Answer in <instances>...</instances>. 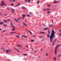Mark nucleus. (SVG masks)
I'll return each mask as SVG.
<instances>
[{"mask_svg":"<svg viewBox=\"0 0 61 61\" xmlns=\"http://www.w3.org/2000/svg\"><path fill=\"white\" fill-rule=\"evenodd\" d=\"M56 39H55V40H54V42H53V43H55V42H56Z\"/></svg>","mask_w":61,"mask_h":61,"instance_id":"aec40b11","label":"nucleus"},{"mask_svg":"<svg viewBox=\"0 0 61 61\" xmlns=\"http://www.w3.org/2000/svg\"><path fill=\"white\" fill-rule=\"evenodd\" d=\"M10 24H11V25H12V26H13L14 27H15V28H16V27H15V26H13V24H12V23H11Z\"/></svg>","mask_w":61,"mask_h":61,"instance_id":"412c9836","label":"nucleus"},{"mask_svg":"<svg viewBox=\"0 0 61 61\" xmlns=\"http://www.w3.org/2000/svg\"><path fill=\"white\" fill-rule=\"evenodd\" d=\"M4 25L5 26H7V25H6V24H4Z\"/></svg>","mask_w":61,"mask_h":61,"instance_id":"f704fd0d","label":"nucleus"},{"mask_svg":"<svg viewBox=\"0 0 61 61\" xmlns=\"http://www.w3.org/2000/svg\"><path fill=\"white\" fill-rule=\"evenodd\" d=\"M0 5L1 6H4V5L5 6H6V5L5 4V3H4V1H2L1 2Z\"/></svg>","mask_w":61,"mask_h":61,"instance_id":"7ed1b4c3","label":"nucleus"},{"mask_svg":"<svg viewBox=\"0 0 61 61\" xmlns=\"http://www.w3.org/2000/svg\"><path fill=\"white\" fill-rule=\"evenodd\" d=\"M17 51L18 52H19L20 51H19V50H18Z\"/></svg>","mask_w":61,"mask_h":61,"instance_id":"e2e57ef3","label":"nucleus"},{"mask_svg":"<svg viewBox=\"0 0 61 61\" xmlns=\"http://www.w3.org/2000/svg\"><path fill=\"white\" fill-rule=\"evenodd\" d=\"M51 13V11H48V12H47V14H49V13Z\"/></svg>","mask_w":61,"mask_h":61,"instance_id":"6ab92c4d","label":"nucleus"},{"mask_svg":"<svg viewBox=\"0 0 61 61\" xmlns=\"http://www.w3.org/2000/svg\"><path fill=\"white\" fill-rule=\"evenodd\" d=\"M24 56H27V54H24Z\"/></svg>","mask_w":61,"mask_h":61,"instance_id":"7c9ffc66","label":"nucleus"},{"mask_svg":"<svg viewBox=\"0 0 61 61\" xmlns=\"http://www.w3.org/2000/svg\"><path fill=\"white\" fill-rule=\"evenodd\" d=\"M15 28H14L12 30L13 31H14V30H15Z\"/></svg>","mask_w":61,"mask_h":61,"instance_id":"37998d69","label":"nucleus"},{"mask_svg":"<svg viewBox=\"0 0 61 61\" xmlns=\"http://www.w3.org/2000/svg\"><path fill=\"white\" fill-rule=\"evenodd\" d=\"M24 37L25 38H26V36H24Z\"/></svg>","mask_w":61,"mask_h":61,"instance_id":"6e6d98bb","label":"nucleus"},{"mask_svg":"<svg viewBox=\"0 0 61 61\" xmlns=\"http://www.w3.org/2000/svg\"><path fill=\"white\" fill-rule=\"evenodd\" d=\"M0 31H2V29L0 28Z\"/></svg>","mask_w":61,"mask_h":61,"instance_id":"bf43d9fd","label":"nucleus"},{"mask_svg":"<svg viewBox=\"0 0 61 61\" xmlns=\"http://www.w3.org/2000/svg\"><path fill=\"white\" fill-rule=\"evenodd\" d=\"M5 35H6V36H8V34H5Z\"/></svg>","mask_w":61,"mask_h":61,"instance_id":"13d9d810","label":"nucleus"},{"mask_svg":"<svg viewBox=\"0 0 61 61\" xmlns=\"http://www.w3.org/2000/svg\"><path fill=\"white\" fill-rule=\"evenodd\" d=\"M25 46L26 47H27V48H28V47H29V46H27V45H26Z\"/></svg>","mask_w":61,"mask_h":61,"instance_id":"c756f323","label":"nucleus"},{"mask_svg":"<svg viewBox=\"0 0 61 61\" xmlns=\"http://www.w3.org/2000/svg\"><path fill=\"white\" fill-rule=\"evenodd\" d=\"M4 22H5L6 23H7V20H4Z\"/></svg>","mask_w":61,"mask_h":61,"instance_id":"2eb2a0df","label":"nucleus"},{"mask_svg":"<svg viewBox=\"0 0 61 61\" xmlns=\"http://www.w3.org/2000/svg\"><path fill=\"white\" fill-rule=\"evenodd\" d=\"M11 5L12 6H13V5H14V4H11Z\"/></svg>","mask_w":61,"mask_h":61,"instance_id":"de8ad7c7","label":"nucleus"},{"mask_svg":"<svg viewBox=\"0 0 61 61\" xmlns=\"http://www.w3.org/2000/svg\"><path fill=\"white\" fill-rule=\"evenodd\" d=\"M21 8L22 9H25V8L24 7L22 6L21 7Z\"/></svg>","mask_w":61,"mask_h":61,"instance_id":"9d476101","label":"nucleus"},{"mask_svg":"<svg viewBox=\"0 0 61 61\" xmlns=\"http://www.w3.org/2000/svg\"><path fill=\"white\" fill-rule=\"evenodd\" d=\"M26 31L28 32H29V33H30V34L32 35V33L31 32V31H29V30H27Z\"/></svg>","mask_w":61,"mask_h":61,"instance_id":"39448f33","label":"nucleus"},{"mask_svg":"<svg viewBox=\"0 0 61 61\" xmlns=\"http://www.w3.org/2000/svg\"><path fill=\"white\" fill-rule=\"evenodd\" d=\"M3 23H0V25H3Z\"/></svg>","mask_w":61,"mask_h":61,"instance_id":"3c124183","label":"nucleus"},{"mask_svg":"<svg viewBox=\"0 0 61 61\" xmlns=\"http://www.w3.org/2000/svg\"><path fill=\"white\" fill-rule=\"evenodd\" d=\"M48 32L49 34H50V30H49L48 31Z\"/></svg>","mask_w":61,"mask_h":61,"instance_id":"bb28decb","label":"nucleus"},{"mask_svg":"<svg viewBox=\"0 0 61 61\" xmlns=\"http://www.w3.org/2000/svg\"><path fill=\"white\" fill-rule=\"evenodd\" d=\"M17 46L18 47H21V45H17Z\"/></svg>","mask_w":61,"mask_h":61,"instance_id":"ddd939ff","label":"nucleus"},{"mask_svg":"<svg viewBox=\"0 0 61 61\" xmlns=\"http://www.w3.org/2000/svg\"><path fill=\"white\" fill-rule=\"evenodd\" d=\"M31 42H34V40H31Z\"/></svg>","mask_w":61,"mask_h":61,"instance_id":"473e14b6","label":"nucleus"},{"mask_svg":"<svg viewBox=\"0 0 61 61\" xmlns=\"http://www.w3.org/2000/svg\"><path fill=\"white\" fill-rule=\"evenodd\" d=\"M4 15L5 16H6V15H7V14H4Z\"/></svg>","mask_w":61,"mask_h":61,"instance_id":"ea45409f","label":"nucleus"},{"mask_svg":"<svg viewBox=\"0 0 61 61\" xmlns=\"http://www.w3.org/2000/svg\"><path fill=\"white\" fill-rule=\"evenodd\" d=\"M48 28H44V30H47L48 29Z\"/></svg>","mask_w":61,"mask_h":61,"instance_id":"9b49d317","label":"nucleus"},{"mask_svg":"<svg viewBox=\"0 0 61 61\" xmlns=\"http://www.w3.org/2000/svg\"><path fill=\"white\" fill-rule=\"evenodd\" d=\"M14 49L15 50H17V49H15V48Z\"/></svg>","mask_w":61,"mask_h":61,"instance_id":"864d4df0","label":"nucleus"},{"mask_svg":"<svg viewBox=\"0 0 61 61\" xmlns=\"http://www.w3.org/2000/svg\"><path fill=\"white\" fill-rule=\"evenodd\" d=\"M16 37H18V38H20V37H19V36H18L17 35L16 36Z\"/></svg>","mask_w":61,"mask_h":61,"instance_id":"5701e85b","label":"nucleus"},{"mask_svg":"<svg viewBox=\"0 0 61 61\" xmlns=\"http://www.w3.org/2000/svg\"><path fill=\"white\" fill-rule=\"evenodd\" d=\"M40 34H46V32L42 31H41L40 32Z\"/></svg>","mask_w":61,"mask_h":61,"instance_id":"0eeeda50","label":"nucleus"},{"mask_svg":"<svg viewBox=\"0 0 61 61\" xmlns=\"http://www.w3.org/2000/svg\"><path fill=\"white\" fill-rule=\"evenodd\" d=\"M39 3V1H38L37 2V4H38Z\"/></svg>","mask_w":61,"mask_h":61,"instance_id":"72a5a7b5","label":"nucleus"},{"mask_svg":"<svg viewBox=\"0 0 61 61\" xmlns=\"http://www.w3.org/2000/svg\"><path fill=\"white\" fill-rule=\"evenodd\" d=\"M53 59H54V60H56V58L55 57L54 58H53Z\"/></svg>","mask_w":61,"mask_h":61,"instance_id":"c9c22d12","label":"nucleus"},{"mask_svg":"<svg viewBox=\"0 0 61 61\" xmlns=\"http://www.w3.org/2000/svg\"><path fill=\"white\" fill-rule=\"evenodd\" d=\"M7 21H11V20H7Z\"/></svg>","mask_w":61,"mask_h":61,"instance_id":"a19ab883","label":"nucleus"},{"mask_svg":"<svg viewBox=\"0 0 61 61\" xmlns=\"http://www.w3.org/2000/svg\"><path fill=\"white\" fill-rule=\"evenodd\" d=\"M26 16H28V17H29V16H30V15H26Z\"/></svg>","mask_w":61,"mask_h":61,"instance_id":"79ce46f5","label":"nucleus"},{"mask_svg":"<svg viewBox=\"0 0 61 61\" xmlns=\"http://www.w3.org/2000/svg\"><path fill=\"white\" fill-rule=\"evenodd\" d=\"M61 46V44H59L56 46V47L55 49V55H56V54H57V49L58 47V46Z\"/></svg>","mask_w":61,"mask_h":61,"instance_id":"f03ea898","label":"nucleus"},{"mask_svg":"<svg viewBox=\"0 0 61 61\" xmlns=\"http://www.w3.org/2000/svg\"><path fill=\"white\" fill-rule=\"evenodd\" d=\"M5 52L7 54H9V52H11V51L9 50H6Z\"/></svg>","mask_w":61,"mask_h":61,"instance_id":"20e7f679","label":"nucleus"},{"mask_svg":"<svg viewBox=\"0 0 61 61\" xmlns=\"http://www.w3.org/2000/svg\"><path fill=\"white\" fill-rule=\"evenodd\" d=\"M14 11H12V13H14Z\"/></svg>","mask_w":61,"mask_h":61,"instance_id":"c03bdc74","label":"nucleus"},{"mask_svg":"<svg viewBox=\"0 0 61 61\" xmlns=\"http://www.w3.org/2000/svg\"><path fill=\"white\" fill-rule=\"evenodd\" d=\"M48 54H46V56H48Z\"/></svg>","mask_w":61,"mask_h":61,"instance_id":"09e8293b","label":"nucleus"},{"mask_svg":"<svg viewBox=\"0 0 61 61\" xmlns=\"http://www.w3.org/2000/svg\"><path fill=\"white\" fill-rule=\"evenodd\" d=\"M56 32H55L54 30L52 29L51 30V34L50 37V41L51 43H52L53 39L55 37H53V36H54L55 34H56Z\"/></svg>","mask_w":61,"mask_h":61,"instance_id":"f257e3e1","label":"nucleus"},{"mask_svg":"<svg viewBox=\"0 0 61 61\" xmlns=\"http://www.w3.org/2000/svg\"><path fill=\"white\" fill-rule=\"evenodd\" d=\"M59 32H61V30H59Z\"/></svg>","mask_w":61,"mask_h":61,"instance_id":"680f3d73","label":"nucleus"},{"mask_svg":"<svg viewBox=\"0 0 61 61\" xmlns=\"http://www.w3.org/2000/svg\"><path fill=\"white\" fill-rule=\"evenodd\" d=\"M34 51V53H36V52H35V51Z\"/></svg>","mask_w":61,"mask_h":61,"instance_id":"338daca9","label":"nucleus"},{"mask_svg":"<svg viewBox=\"0 0 61 61\" xmlns=\"http://www.w3.org/2000/svg\"><path fill=\"white\" fill-rule=\"evenodd\" d=\"M50 9H47V10H48V11H49V10H50Z\"/></svg>","mask_w":61,"mask_h":61,"instance_id":"4c0bfd02","label":"nucleus"},{"mask_svg":"<svg viewBox=\"0 0 61 61\" xmlns=\"http://www.w3.org/2000/svg\"><path fill=\"white\" fill-rule=\"evenodd\" d=\"M14 20H15V21H16V22H18V21L17 20H16V19H15Z\"/></svg>","mask_w":61,"mask_h":61,"instance_id":"a878e982","label":"nucleus"},{"mask_svg":"<svg viewBox=\"0 0 61 61\" xmlns=\"http://www.w3.org/2000/svg\"><path fill=\"white\" fill-rule=\"evenodd\" d=\"M25 17H22V19H23V20H24V18H25Z\"/></svg>","mask_w":61,"mask_h":61,"instance_id":"393cba45","label":"nucleus"},{"mask_svg":"<svg viewBox=\"0 0 61 61\" xmlns=\"http://www.w3.org/2000/svg\"><path fill=\"white\" fill-rule=\"evenodd\" d=\"M0 15H2V14L0 12Z\"/></svg>","mask_w":61,"mask_h":61,"instance_id":"052dcab7","label":"nucleus"},{"mask_svg":"<svg viewBox=\"0 0 61 61\" xmlns=\"http://www.w3.org/2000/svg\"><path fill=\"white\" fill-rule=\"evenodd\" d=\"M29 14H33V13L30 12H29Z\"/></svg>","mask_w":61,"mask_h":61,"instance_id":"58836bf2","label":"nucleus"},{"mask_svg":"<svg viewBox=\"0 0 61 61\" xmlns=\"http://www.w3.org/2000/svg\"><path fill=\"white\" fill-rule=\"evenodd\" d=\"M11 10L12 11H15V9H14L13 8H11Z\"/></svg>","mask_w":61,"mask_h":61,"instance_id":"dca6fc26","label":"nucleus"},{"mask_svg":"<svg viewBox=\"0 0 61 61\" xmlns=\"http://www.w3.org/2000/svg\"><path fill=\"white\" fill-rule=\"evenodd\" d=\"M22 36V37H23V36Z\"/></svg>","mask_w":61,"mask_h":61,"instance_id":"774afa93","label":"nucleus"},{"mask_svg":"<svg viewBox=\"0 0 61 61\" xmlns=\"http://www.w3.org/2000/svg\"><path fill=\"white\" fill-rule=\"evenodd\" d=\"M52 46H54V43H53V44H52Z\"/></svg>","mask_w":61,"mask_h":61,"instance_id":"5fc2aeb1","label":"nucleus"},{"mask_svg":"<svg viewBox=\"0 0 61 61\" xmlns=\"http://www.w3.org/2000/svg\"><path fill=\"white\" fill-rule=\"evenodd\" d=\"M15 0H13L12 1V2H15Z\"/></svg>","mask_w":61,"mask_h":61,"instance_id":"c85d7f7f","label":"nucleus"},{"mask_svg":"<svg viewBox=\"0 0 61 61\" xmlns=\"http://www.w3.org/2000/svg\"><path fill=\"white\" fill-rule=\"evenodd\" d=\"M23 24L24 25H25V26H28V25L26 24L25 23H23Z\"/></svg>","mask_w":61,"mask_h":61,"instance_id":"423d86ee","label":"nucleus"},{"mask_svg":"<svg viewBox=\"0 0 61 61\" xmlns=\"http://www.w3.org/2000/svg\"><path fill=\"white\" fill-rule=\"evenodd\" d=\"M60 36H61V33H60Z\"/></svg>","mask_w":61,"mask_h":61,"instance_id":"4d7b16f0","label":"nucleus"},{"mask_svg":"<svg viewBox=\"0 0 61 61\" xmlns=\"http://www.w3.org/2000/svg\"><path fill=\"white\" fill-rule=\"evenodd\" d=\"M58 2H59V1H54L53 3H58Z\"/></svg>","mask_w":61,"mask_h":61,"instance_id":"1a4fd4ad","label":"nucleus"},{"mask_svg":"<svg viewBox=\"0 0 61 61\" xmlns=\"http://www.w3.org/2000/svg\"><path fill=\"white\" fill-rule=\"evenodd\" d=\"M10 33H12L13 34H16V33L15 32H11Z\"/></svg>","mask_w":61,"mask_h":61,"instance_id":"a211bd4d","label":"nucleus"},{"mask_svg":"<svg viewBox=\"0 0 61 61\" xmlns=\"http://www.w3.org/2000/svg\"><path fill=\"white\" fill-rule=\"evenodd\" d=\"M25 2H27V0H25Z\"/></svg>","mask_w":61,"mask_h":61,"instance_id":"8fccbe9b","label":"nucleus"},{"mask_svg":"<svg viewBox=\"0 0 61 61\" xmlns=\"http://www.w3.org/2000/svg\"><path fill=\"white\" fill-rule=\"evenodd\" d=\"M52 23H53V20H52L51 21Z\"/></svg>","mask_w":61,"mask_h":61,"instance_id":"a18cd8bd","label":"nucleus"},{"mask_svg":"<svg viewBox=\"0 0 61 61\" xmlns=\"http://www.w3.org/2000/svg\"><path fill=\"white\" fill-rule=\"evenodd\" d=\"M20 19V18H18V20H19Z\"/></svg>","mask_w":61,"mask_h":61,"instance_id":"0e129e2a","label":"nucleus"},{"mask_svg":"<svg viewBox=\"0 0 61 61\" xmlns=\"http://www.w3.org/2000/svg\"><path fill=\"white\" fill-rule=\"evenodd\" d=\"M50 36V35L49 34H48V35H47V37H49Z\"/></svg>","mask_w":61,"mask_h":61,"instance_id":"f8f14e48","label":"nucleus"},{"mask_svg":"<svg viewBox=\"0 0 61 61\" xmlns=\"http://www.w3.org/2000/svg\"><path fill=\"white\" fill-rule=\"evenodd\" d=\"M43 10L44 11H46V10H47V9H43Z\"/></svg>","mask_w":61,"mask_h":61,"instance_id":"cd10ccee","label":"nucleus"},{"mask_svg":"<svg viewBox=\"0 0 61 61\" xmlns=\"http://www.w3.org/2000/svg\"><path fill=\"white\" fill-rule=\"evenodd\" d=\"M49 26H50V27H51L52 26V25H50V24H49Z\"/></svg>","mask_w":61,"mask_h":61,"instance_id":"f3484780","label":"nucleus"},{"mask_svg":"<svg viewBox=\"0 0 61 61\" xmlns=\"http://www.w3.org/2000/svg\"><path fill=\"white\" fill-rule=\"evenodd\" d=\"M51 6L50 5H47V7H50Z\"/></svg>","mask_w":61,"mask_h":61,"instance_id":"4be33fe9","label":"nucleus"},{"mask_svg":"<svg viewBox=\"0 0 61 61\" xmlns=\"http://www.w3.org/2000/svg\"><path fill=\"white\" fill-rule=\"evenodd\" d=\"M42 25H43V26H45V25H44L43 24H42Z\"/></svg>","mask_w":61,"mask_h":61,"instance_id":"49530a36","label":"nucleus"},{"mask_svg":"<svg viewBox=\"0 0 61 61\" xmlns=\"http://www.w3.org/2000/svg\"><path fill=\"white\" fill-rule=\"evenodd\" d=\"M38 37L39 38H43V37L41 36H39Z\"/></svg>","mask_w":61,"mask_h":61,"instance_id":"e433bc0d","label":"nucleus"},{"mask_svg":"<svg viewBox=\"0 0 61 61\" xmlns=\"http://www.w3.org/2000/svg\"><path fill=\"white\" fill-rule=\"evenodd\" d=\"M20 5V3H19V4L15 5V7H16V6H19V5Z\"/></svg>","mask_w":61,"mask_h":61,"instance_id":"6e6552de","label":"nucleus"},{"mask_svg":"<svg viewBox=\"0 0 61 61\" xmlns=\"http://www.w3.org/2000/svg\"><path fill=\"white\" fill-rule=\"evenodd\" d=\"M22 17H25V15L23 14L22 15Z\"/></svg>","mask_w":61,"mask_h":61,"instance_id":"4468645a","label":"nucleus"},{"mask_svg":"<svg viewBox=\"0 0 61 61\" xmlns=\"http://www.w3.org/2000/svg\"><path fill=\"white\" fill-rule=\"evenodd\" d=\"M28 2L29 3H30V0H28Z\"/></svg>","mask_w":61,"mask_h":61,"instance_id":"b1692460","label":"nucleus"},{"mask_svg":"<svg viewBox=\"0 0 61 61\" xmlns=\"http://www.w3.org/2000/svg\"><path fill=\"white\" fill-rule=\"evenodd\" d=\"M61 56V54H60L57 57H60V56Z\"/></svg>","mask_w":61,"mask_h":61,"instance_id":"2f4dec72","label":"nucleus"},{"mask_svg":"<svg viewBox=\"0 0 61 61\" xmlns=\"http://www.w3.org/2000/svg\"><path fill=\"white\" fill-rule=\"evenodd\" d=\"M35 36H36V35H34L33 36V37H34Z\"/></svg>","mask_w":61,"mask_h":61,"instance_id":"69168bd1","label":"nucleus"},{"mask_svg":"<svg viewBox=\"0 0 61 61\" xmlns=\"http://www.w3.org/2000/svg\"><path fill=\"white\" fill-rule=\"evenodd\" d=\"M5 30H4L3 31V32H5Z\"/></svg>","mask_w":61,"mask_h":61,"instance_id":"603ef678","label":"nucleus"}]
</instances>
